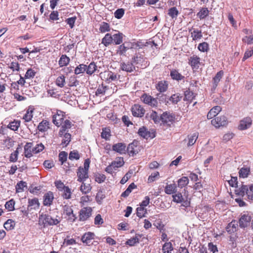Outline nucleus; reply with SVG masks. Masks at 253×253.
<instances>
[{
  "label": "nucleus",
  "instance_id": "1",
  "mask_svg": "<svg viewBox=\"0 0 253 253\" xmlns=\"http://www.w3.org/2000/svg\"><path fill=\"white\" fill-rule=\"evenodd\" d=\"M52 123L56 126H61L59 134L63 135L67 129L71 127V122L66 119L65 113L61 110L56 109V112L52 115Z\"/></svg>",
  "mask_w": 253,
  "mask_h": 253
},
{
  "label": "nucleus",
  "instance_id": "2",
  "mask_svg": "<svg viewBox=\"0 0 253 253\" xmlns=\"http://www.w3.org/2000/svg\"><path fill=\"white\" fill-rule=\"evenodd\" d=\"M235 194L241 197L246 194L248 199L253 200V184L249 186L242 184L240 187L236 189Z\"/></svg>",
  "mask_w": 253,
  "mask_h": 253
},
{
  "label": "nucleus",
  "instance_id": "3",
  "mask_svg": "<svg viewBox=\"0 0 253 253\" xmlns=\"http://www.w3.org/2000/svg\"><path fill=\"white\" fill-rule=\"evenodd\" d=\"M59 223V220L57 218H52L47 214L42 213L40 215L39 223L44 227L47 226L56 225Z\"/></svg>",
  "mask_w": 253,
  "mask_h": 253
},
{
  "label": "nucleus",
  "instance_id": "4",
  "mask_svg": "<svg viewBox=\"0 0 253 253\" xmlns=\"http://www.w3.org/2000/svg\"><path fill=\"white\" fill-rule=\"evenodd\" d=\"M141 101L152 108H157L159 102L157 98H154L146 93H143L140 97Z\"/></svg>",
  "mask_w": 253,
  "mask_h": 253
},
{
  "label": "nucleus",
  "instance_id": "5",
  "mask_svg": "<svg viewBox=\"0 0 253 253\" xmlns=\"http://www.w3.org/2000/svg\"><path fill=\"white\" fill-rule=\"evenodd\" d=\"M142 148L138 141L134 140L127 147V152L130 156H134L139 153Z\"/></svg>",
  "mask_w": 253,
  "mask_h": 253
},
{
  "label": "nucleus",
  "instance_id": "6",
  "mask_svg": "<svg viewBox=\"0 0 253 253\" xmlns=\"http://www.w3.org/2000/svg\"><path fill=\"white\" fill-rule=\"evenodd\" d=\"M92 210L89 207H84L79 212V220L84 221L88 219L91 215Z\"/></svg>",
  "mask_w": 253,
  "mask_h": 253
},
{
  "label": "nucleus",
  "instance_id": "7",
  "mask_svg": "<svg viewBox=\"0 0 253 253\" xmlns=\"http://www.w3.org/2000/svg\"><path fill=\"white\" fill-rule=\"evenodd\" d=\"M131 111L134 117L141 118L144 116L145 113V110L141 105L135 104L132 106Z\"/></svg>",
  "mask_w": 253,
  "mask_h": 253
},
{
  "label": "nucleus",
  "instance_id": "8",
  "mask_svg": "<svg viewBox=\"0 0 253 253\" xmlns=\"http://www.w3.org/2000/svg\"><path fill=\"white\" fill-rule=\"evenodd\" d=\"M212 125L216 128H219L220 126H223L228 124L227 118L224 116L216 117L211 121Z\"/></svg>",
  "mask_w": 253,
  "mask_h": 253
},
{
  "label": "nucleus",
  "instance_id": "9",
  "mask_svg": "<svg viewBox=\"0 0 253 253\" xmlns=\"http://www.w3.org/2000/svg\"><path fill=\"white\" fill-rule=\"evenodd\" d=\"M63 214L67 216V220L71 222H73L75 221L77 217L76 215L73 213V210L72 207L68 205H65L63 208Z\"/></svg>",
  "mask_w": 253,
  "mask_h": 253
},
{
  "label": "nucleus",
  "instance_id": "10",
  "mask_svg": "<svg viewBox=\"0 0 253 253\" xmlns=\"http://www.w3.org/2000/svg\"><path fill=\"white\" fill-rule=\"evenodd\" d=\"M138 134L141 137L145 138H153L155 137V132L153 130L152 131H150L148 130V129L144 126L139 128L138 131Z\"/></svg>",
  "mask_w": 253,
  "mask_h": 253
},
{
  "label": "nucleus",
  "instance_id": "11",
  "mask_svg": "<svg viewBox=\"0 0 253 253\" xmlns=\"http://www.w3.org/2000/svg\"><path fill=\"white\" fill-rule=\"evenodd\" d=\"M252 124V120L249 117H245L240 121L238 129L244 130L250 128Z\"/></svg>",
  "mask_w": 253,
  "mask_h": 253
},
{
  "label": "nucleus",
  "instance_id": "12",
  "mask_svg": "<svg viewBox=\"0 0 253 253\" xmlns=\"http://www.w3.org/2000/svg\"><path fill=\"white\" fill-rule=\"evenodd\" d=\"M95 234L91 232H87L83 234L81 237V241L83 244L86 246H90L91 241L94 239Z\"/></svg>",
  "mask_w": 253,
  "mask_h": 253
},
{
  "label": "nucleus",
  "instance_id": "13",
  "mask_svg": "<svg viewBox=\"0 0 253 253\" xmlns=\"http://www.w3.org/2000/svg\"><path fill=\"white\" fill-rule=\"evenodd\" d=\"M77 175L78 181H85L88 177V171L83 169L82 167H80L78 169Z\"/></svg>",
  "mask_w": 253,
  "mask_h": 253
},
{
  "label": "nucleus",
  "instance_id": "14",
  "mask_svg": "<svg viewBox=\"0 0 253 253\" xmlns=\"http://www.w3.org/2000/svg\"><path fill=\"white\" fill-rule=\"evenodd\" d=\"M40 205L38 198H35L32 199H29L28 200L27 208L31 212L33 213V211H36L39 209Z\"/></svg>",
  "mask_w": 253,
  "mask_h": 253
},
{
  "label": "nucleus",
  "instance_id": "15",
  "mask_svg": "<svg viewBox=\"0 0 253 253\" xmlns=\"http://www.w3.org/2000/svg\"><path fill=\"white\" fill-rule=\"evenodd\" d=\"M200 63V58L196 55H193L188 59V64L193 70L198 69Z\"/></svg>",
  "mask_w": 253,
  "mask_h": 253
},
{
  "label": "nucleus",
  "instance_id": "16",
  "mask_svg": "<svg viewBox=\"0 0 253 253\" xmlns=\"http://www.w3.org/2000/svg\"><path fill=\"white\" fill-rule=\"evenodd\" d=\"M54 199L53 193L51 191L46 193L43 197V205L45 206H50L52 205Z\"/></svg>",
  "mask_w": 253,
  "mask_h": 253
},
{
  "label": "nucleus",
  "instance_id": "17",
  "mask_svg": "<svg viewBox=\"0 0 253 253\" xmlns=\"http://www.w3.org/2000/svg\"><path fill=\"white\" fill-rule=\"evenodd\" d=\"M251 217L248 214H244L241 215L239 220V226L241 228L247 227L250 223Z\"/></svg>",
  "mask_w": 253,
  "mask_h": 253
},
{
  "label": "nucleus",
  "instance_id": "18",
  "mask_svg": "<svg viewBox=\"0 0 253 253\" xmlns=\"http://www.w3.org/2000/svg\"><path fill=\"white\" fill-rule=\"evenodd\" d=\"M132 48L130 42H125L119 46L117 53L120 55H124L126 51Z\"/></svg>",
  "mask_w": 253,
  "mask_h": 253
},
{
  "label": "nucleus",
  "instance_id": "19",
  "mask_svg": "<svg viewBox=\"0 0 253 253\" xmlns=\"http://www.w3.org/2000/svg\"><path fill=\"white\" fill-rule=\"evenodd\" d=\"M169 86V83L165 80L159 81L156 84V89L160 92L163 93L166 92Z\"/></svg>",
  "mask_w": 253,
  "mask_h": 253
},
{
  "label": "nucleus",
  "instance_id": "20",
  "mask_svg": "<svg viewBox=\"0 0 253 253\" xmlns=\"http://www.w3.org/2000/svg\"><path fill=\"white\" fill-rule=\"evenodd\" d=\"M50 122L47 120H42L37 126L38 130L41 132L47 131L50 128Z\"/></svg>",
  "mask_w": 253,
  "mask_h": 253
},
{
  "label": "nucleus",
  "instance_id": "21",
  "mask_svg": "<svg viewBox=\"0 0 253 253\" xmlns=\"http://www.w3.org/2000/svg\"><path fill=\"white\" fill-rule=\"evenodd\" d=\"M112 150L120 154H125L126 151V145L123 143H118L112 146Z\"/></svg>",
  "mask_w": 253,
  "mask_h": 253
},
{
  "label": "nucleus",
  "instance_id": "22",
  "mask_svg": "<svg viewBox=\"0 0 253 253\" xmlns=\"http://www.w3.org/2000/svg\"><path fill=\"white\" fill-rule=\"evenodd\" d=\"M174 119L173 116L167 112L163 113L161 116V120L164 124L171 123L174 121Z\"/></svg>",
  "mask_w": 253,
  "mask_h": 253
},
{
  "label": "nucleus",
  "instance_id": "23",
  "mask_svg": "<svg viewBox=\"0 0 253 253\" xmlns=\"http://www.w3.org/2000/svg\"><path fill=\"white\" fill-rule=\"evenodd\" d=\"M170 76L171 78L176 81H179L184 80V76L181 74L177 69H172L170 71Z\"/></svg>",
  "mask_w": 253,
  "mask_h": 253
},
{
  "label": "nucleus",
  "instance_id": "24",
  "mask_svg": "<svg viewBox=\"0 0 253 253\" xmlns=\"http://www.w3.org/2000/svg\"><path fill=\"white\" fill-rule=\"evenodd\" d=\"M199 136V133L197 132H194L192 134L188 135L187 139H184V141L187 142V146H191L193 145L197 141Z\"/></svg>",
  "mask_w": 253,
  "mask_h": 253
},
{
  "label": "nucleus",
  "instance_id": "25",
  "mask_svg": "<svg viewBox=\"0 0 253 253\" xmlns=\"http://www.w3.org/2000/svg\"><path fill=\"white\" fill-rule=\"evenodd\" d=\"M33 143L27 142L24 147V153L25 157L29 158L33 156Z\"/></svg>",
  "mask_w": 253,
  "mask_h": 253
},
{
  "label": "nucleus",
  "instance_id": "26",
  "mask_svg": "<svg viewBox=\"0 0 253 253\" xmlns=\"http://www.w3.org/2000/svg\"><path fill=\"white\" fill-rule=\"evenodd\" d=\"M221 108L219 106H216L213 107L210 110L207 114V118L208 119H211L213 117H215L221 111Z\"/></svg>",
  "mask_w": 253,
  "mask_h": 253
},
{
  "label": "nucleus",
  "instance_id": "27",
  "mask_svg": "<svg viewBox=\"0 0 253 253\" xmlns=\"http://www.w3.org/2000/svg\"><path fill=\"white\" fill-rule=\"evenodd\" d=\"M121 69L127 72H132L135 70V67L132 63L128 62L127 63L123 62L121 64Z\"/></svg>",
  "mask_w": 253,
  "mask_h": 253
},
{
  "label": "nucleus",
  "instance_id": "28",
  "mask_svg": "<svg viewBox=\"0 0 253 253\" xmlns=\"http://www.w3.org/2000/svg\"><path fill=\"white\" fill-rule=\"evenodd\" d=\"M147 44H151V46L154 45L155 47L157 46V44L155 43L154 42H146V44H144L141 41H137V42H131V45H132V48H142L144 46H146Z\"/></svg>",
  "mask_w": 253,
  "mask_h": 253
},
{
  "label": "nucleus",
  "instance_id": "29",
  "mask_svg": "<svg viewBox=\"0 0 253 253\" xmlns=\"http://www.w3.org/2000/svg\"><path fill=\"white\" fill-rule=\"evenodd\" d=\"M224 75V72L222 70H220L218 72L215 76L213 78V86L212 87L214 89H215L220 82L221 78L223 77Z\"/></svg>",
  "mask_w": 253,
  "mask_h": 253
},
{
  "label": "nucleus",
  "instance_id": "30",
  "mask_svg": "<svg viewBox=\"0 0 253 253\" xmlns=\"http://www.w3.org/2000/svg\"><path fill=\"white\" fill-rule=\"evenodd\" d=\"M237 226H238L237 222L235 220H232L231 222L228 223V224L226 226V231L229 234L233 233L236 231Z\"/></svg>",
  "mask_w": 253,
  "mask_h": 253
},
{
  "label": "nucleus",
  "instance_id": "31",
  "mask_svg": "<svg viewBox=\"0 0 253 253\" xmlns=\"http://www.w3.org/2000/svg\"><path fill=\"white\" fill-rule=\"evenodd\" d=\"M82 184L80 187V190L84 194L89 193L92 189V187L90 183H86L84 181H81Z\"/></svg>",
  "mask_w": 253,
  "mask_h": 253
},
{
  "label": "nucleus",
  "instance_id": "32",
  "mask_svg": "<svg viewBox=\"0 0 253 253\" xmlns=\"http://www.w3.org/2000/svg\"><path fill=\"white\" fill-rule=\"evenodd\" d=\"M177 191V186L175 183L167 184L165 188V192L169 195L174 194Z\"/></svg>",
  "mask_w": 253,
  "mask_h": 253
},
{
  "label": "nucleus",
  "instance_id": "33",
  "mask_svg": "<svg viewBox=\"0 0 253 253\" xmlns=\"http://www.w3.org/2000/svg\"><path fill=\"white\" fill-rule=\"evenodd\" d=\"M146 117L153 120L155 124L159 123L161 121V117H160L158 113L153 110L150 113L149 115L147 114Z\"/></svg>",
  "mask_w": 253,
  "mask_h": 253
},
{
  "label": "nucleus",
  "instance_id": "34",
  "mask_svg": "<svg viewBox=\"0 0 253 253\" xmlns=\"http://www.w3.org/2000/svg\"><path fill=\"white\" fill-rule=\"evenodd\" d=\"M196 95V94L194 93L189 89L186 90L184 92V100L191 102L195 98Z\"/></svg>",
  "mask_w": 253,
  "mask_h": 253
},
{
  "label": "nucleus",
  "instance_id": "35",
  "mask_svg": "<svg viewBox=\"0 0 253 253\" xmlns=\"http://www.w3.org/2000/svg\"><path fill=\"white\" fill-rule=\"evenodd\" d=\"M104 76L106 81L109 82L116 81L118 79L117 75L111 71L105 72L104 73Z\"/></svg>",
  "mask_w": 253,
  "mask_h": 253
},
{
  "label": "nucleus",
  "instance_id": "36",
  "mask_svg": "<svg viewBox=\"0 0 253 253\" xmlns=\"http://www.w3.org/2000/svg\"><path fill=\"white\" fill-rule=\"evenodd\" d=\"M112 42L113 37L109 33L106 34L101 41V43L106 47L110 45Z\"/></svg>",
  "mask_w": 253,
  "mask_h": 253
},
{
  "label": "nucleus",
  "instance_id": "37",
  "mask_svg": "<svg viewBox=\"0 0 253 253\" xmlns=\"http://www.w3.org/2000/svg\"><path fill=\"white\" fill-rule=\"evenodd\" d=\"M189 183V179L187 176H183L177 180V186L179 188L185 187Z\"/></svg>",
  "mask_w": 253,
  "mask_h": 253
},
{
  "label": "nucleus",
  "instance_id": "38",
  "mask_svg": "<svg viewBox=\"0 0 253 253\" xmlns=\"http://www.w3.org/2000/svg\"><path fill=\"white\" fill-rule=\"evenodd\" d=\"M70 59L66 55H62L59 60V65L60 67L67 66L70 62Z\"/></svg>",
  "mask_w": 253,
  "mask_h": 253
},
{
  "label": "nucleus",
  "instance_id": "39",
  "mask_svg": "<svg viewBox=\"0 0 253 253\" xmlns=\"http://www.w3.org/2000/svg\"><path fill=\"white\" fill-rule=\"evenodd\" d=\"M3 226L4 228L7 231H10L14 228V227L15 226V222L11 219H8L4 223Z\"/></svg>",
  "mask_w": 253,
  "mask_h": 253
},
{
  "label": "nucleus",
  "instance_id": "40",
  "mask_svg": "<svg viewBox=\"0 0 253 253\" xmlns=\"http://www.w3.org/2000/svg\"><path fill=\"white\" fill-rule=\"evenodd\" d=\"M250 173V168L248 167L242 168L239 171V177L242 178L247 177Z\"/></svg>",
  "mask_w": 253,
  "mask_h": 253
},
{
  "label": "nucleus",
  "instance_id": "41",
  "mask_svg": "<svg viewBox=\"0 0 253 253\" xmlns=\"http://www.w3.org/2000/svg\"><path fill=\"white\" fill-rule=\"evenodd\" d=\"M209 14V10L207 7H202L197 13V16L200 20L205 19Z\"/></svg>",
  "mask_w": 253,
  "mask_h": 253
},
{
  "label": "nucleus",
  "instance_id": "42",
  "mask_svg": "<svg viewBox=\"0 0 253 253\" xmlns=\"http://www.w3.org/2000/svg\"><path fill=\"white\" fill-rule=\"evenodd\" d=\"M61 196L64 199L68 200L71 198L72 192L71 189L68 186L63 189Z\"/></svg>",
  "mask_w": 253,
  "mask_h": 253
},
{
  "label": "nucleus",
  "instance_id": "43",
  "mask_svg": "<svg viewBox=\"0 0 253 253\" xmlns=\"http://www.w3.org/2000/svg\"><path fill=\"white\" fill-rule=\"evenodd\" d=\"M33 117V110L29 108L26 111V113L23 116L22 119H23L25 122H30Z\"/></svg>",
  "mask_w": 253,
  "mask_h": 253
},
{
  "label": "nucleus",
  "instance_id": "44",
  "mask_svg": "<svg viewBox=\"0 0 253 253\" xmlns=\"http://www.w3.org/2000/svg\"><path fill=\"white\" fill-rule=\"evenodd\" d=\"M191 34L193 41L200 40L203 37L202 31L198 29H194Z\"/></svg>",
  "mask_w": 253,
  "mask_h": 253
},
{
  "label": "nucleus",
  "instance_id": "45",
  "mask_svg": "<svg viewBox=\"0 0 253 253\" xmlns=\"http://www.w3.org/2000/svg\"><path fill=\"white\" fill-rule=\"evenodd\" d=\"M97 69V66L94 62H91L88 66H86V73L88 75H92Z\"/></svg>",
  "mask_w": 253,
  "mask_h": 253
},
{
  "label": "nucleus",
  "instance_id": "46",
  "mask_svg": "<svg viewBox=\"0 0 253 253\" xmlns=\"http://www.w3.org/2000/svg\"><path fill=\"white\" fill-rule=\"evenodd\" d=\"M173 249L172 245L170 242L165 243L162 247L163 253H171V252Z\"/></svg>",
  "mask_w": 253,
  "mask_h": 253
},
{
  "label": "nucleus",
  "instance_id": "47",
  "mask_svg": "<svg viewBox=\"0 0 253 253\" xmlns=\"http://www.w3.org/2000/svg\"><path fill=\"white\" fill-rule=\"evenodd\" d=\"M99 31L102 33L109 32L111 30L110 25L105 22H102L99 27Z\"/></svg>",
  "mask_w": 253,
  "mask_h": 253
},
{
  "label": "nucleus",
  "instance_id": "48",
  "mask_svg": "<svg viewBox=\"0 0 253 253\" xmlns=\"http://www.w3.org/2000/svg\"><path fill=\"white\" fill-rule=\"evenodd\" d=\"M20 121L18 120H14V121L9 123L7 126V127L12 130L16 131L20 127Z\"/></svg>",
  "mask_w": 253,
  "mask_h": 253
},
{
  "label": "nucleus",
  "instance_id": "49",
  "mask_svg": "<svg viewBox=\"0 0 253 253\" xmlns=\"http://www.w3.org/2000/svg\"><path fill=\"white\" fill-rule=\"evenodd\" d=\"M112 37L113 42H114L116 44H120L122 42L123 38V34H115Z\"/></svg>",
  "mask_w": 253,
  "mask_h": 253
},
{
  "label": "nucleus",
  "instance_id": "50",
  "mask_svg": "<svg viewBox=\"0 0 253 253\" xmlns=\"http://www.w3.org/2000/svg\"><path fill=\"white\" fill-rule=\"evenodd\" d=\"M116 169L120 168L124 165V159L122 157H119L115 161L111 163Z\"/></svg>",
  "mask_w": 253,
  "mask_h": 253
},
{
  "label": "nucleus",
  "instance_id": "51",
  "mask_svg": "<svg viewBox=\"0 0 253 253\" xmlns=\"http://www.w3.org/2000/svg\"><path fill=\"white\" fill-rule=\"evenodd\" d=\"M179 14L178 11L175 7L169 8L168 14L172 19L176 18Z\"/></svg>",
  "mask_w": 253,
  "mask_h": 253
},
{
  "label": "nucleus",
  "instance_id": "52",
  "mask_svg": "<svg viewBox=\"0 0 253 253\" xmlns=\"http://www.w3.org/2000/svg\"><path fill=\"white\" fill-rule=\"evenodd\" d=\"M86 65L81 64L78 66L75 69V74L78 75L86 72Z\"/></svg>",
  "mask_w": 253,
  "mask_h": 253
},
{
  "label": "nucleus",
  "instance_id": "53",
  "mask_svg": "<svg viewBox=\"0 0 253 253\" xmlns=\"http://www.w3.org/2000/svg\"><path fill=\"white\" fill-rule=\"evenodd\" d=\"M147 212V210L144 207H140L136 209V215L139 218L144 217Z\"/></svg>",
  "mask_w": 253,
  "mask_h": 253
},
{
  "label": "nucleus",
  "instance_id": "54",
  "mask_svg": "<svg viewBox=\"0 0 253 253\" xmlns=\"http://www.w3.org/2000/svg\"><path fill=\"white\" fill-rule=\"evenodd\" d=\"M102 138L105 140H109L111 136V130L109 128H103L101 135Z\"/></svg>",
  "mask_w": 253,
  "mask_h": 253
},
{
  "label": "nucleus",
  "instance_id": "55",
  "mask_svg": "<svg viewBox=\"0 0 253 253\" xmlns=\"http://www.w3.org/2000/svg\"><path fill=\"white\" fill-rule=\"evenodd\" d=\"M15 201L13 199H11L6 202L5 204V207L8 211H11L14 210Z\"/></svg>",
  "mask_w": 253,
  "mask_h": 253
},
{
  "label": "nucleus",
  "instance_id": "56",
  "mask_svg": "<svg viewBox=\"0 0 253 253\" xmlns=\"http://www.w3.org/2000/svg\"><path fill=\"white\" fill-rule=\"evenodd\" d=\"M65 84V77L64 75H61L57 77L56 80V84L60 87H63Z\"/></svg>",
  "mask_w": 253,
  "mask_h": 253
},
{
  "label": "nucleus",
  "instance_id": "57",
  "mask_svg": "<svg viewBox=\"0 0 253 253\" xmlns=\"http://www.w3.org/2000/svg\"><path fill=\"white\" fill-rule=\"evenodd\" d=\"M182 96L179 93H175L172 94L170 98L169 101L173 104H177L179 101H180Z\"/></svg>",
  "mask_w": 253,
  "mask_h": 253
},
{
  "label": "nucleus",
  "instance_id": "58",
  "mask_svg": "<svg viewBox=\"0 0 253 253\" xmlns=\"http://www.w3.org/2000/svg\"><path fill=\"white\" fill-rule=\"evenodd\" d=\"M44 146L42 143H40L36 145L35 147L33 148L32 151L34 154H38L43 150Z\"/></svg>",
  "mask_w": 253,
  "mask_h": 253
},
{
  "label": "nucleus",
  "instance_id": "59",
  "mask_svg": "<svg viewBox=\"0 0 253 253\" xmlns=\"http://www.w3.org/2000/svg\"><path fill=\"white\" fill-rule=\"evenodd\" d=\"M27 186L26 182L21 181L18 182L16 185V192H21L24 190V188Z\"/></svg>",
  "mask_w": 253,
  "mask_h": 253
},
{
  "label": "nucleus",
  "instance_id": "60",
  "mask_svg": "<svg viewBox=\"0 0 253 253\" xmlns=\"http://www.w3.org/2000/svg\"><path fill=\"white\" fill-rule=\"evenodd\" d=\"M106 178V176L104 174L102 173H96L95 175V180L98 183L103 182Z\"/></svg>",
  "mask_w": 253,
  "mask_h": 253
},
{
  "label": "nucleus",
  "instance_id": "61",
  "mask_svg": "<svg viewBox=\"0 0 253 253\" xmlns=\"http://www.w3.org/2000/svg\"><path fill=\"white\" fill-rule=\"evenodd\" d=\"M173 201L177 203H181L183 200V198L182 194L180 192H178L172 195Z\"/></svg>",
  "mask_w": 253,
  "mask_h": 253
},
{
  "label": "nucleus",
  "instance_id": "62",
  "mask_svg": "<svg viewBox=\"0 0 253 253\" xmlns=\"http://www.w3.org/2000/svg\"><path fill=\"white\" fill-rule=\"evenodd\" d=\"M80 154L79 152L76 150L71 151L70 153H69V159L71 160H78L80 159Z\"/></svg>",
  "mask_w": 253,
  "mask_h": 253
},
{
  "label": "nucleus",
  "instance_id": "63",
  "mask_svg": "<svg viewBox=\"0 0 253 253\" xmlns=\"http://www.w3.org/2000/svg\"><path fill=\"white\" fill-rule=\"evenodd\" d=\"M198 49L202 52H207L209 49V44L206 42H203L198 45Z\"/></svg>",
  "mask_w": 253,
  "mask_h": 253
},
{
  "label": "nucleus",
  "instance_id": "64",
  "mask_svg": "<svg viewBox=\"0 0 253 253\" xmlns=\"http://www.w3.org/2000/svg\"><path fill=\"white\" fill-rule=\"evenodd\" d=\"M68 154L65 151L61 152L59 154V160L61 163V165H63L67 159Z\"/></svg>",
  "mask_w": 253,
  "mask_h": 253
}]
</instances>
